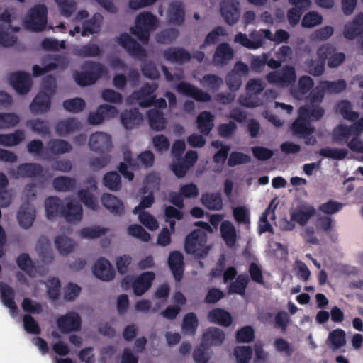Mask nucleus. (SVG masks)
<instances>
[{
  "mask_svg": "<svg viewBox=\"0 0 363 363\" xmlns=\"http://www.w3.org/2000/svg\"><path fill=\"white\" fill-rule=\"evenodd\" d=\"M47 218L54 219L62 217L69 223H77L82 219V205L76 201L70 200L65 205L57 196H49L45 200Z\"/></svg>",
  "mask_w": 363,
  "mask_h": 363,
  "instance_id": "f257e3e1",
  "label": "nucleus"
},
{
  "mask_svg": "<svg viewBox=\"0 0 363 363\" xmlns=\"http://www.w3.org/2000/svg\"><path fill=\"white\" fill-rule=\"evenodd\" d=\"M157 25V18L150 12H142L135 18V26L130 29V33L135 36L143 45L149 43L150 33Z\"/></svg>",
  "mask_w": 363,
  "mask_h": 363,
  "instance_id": "f03ea898",
  "label": "nucleus"
},
{
  "mask_svg": "<svg viewBox=\"0 0 363 363\" xmlns=\"http://www.w3.org/2000/svg\"><path fill=\"white\" fill-rule=\"evenodd\" d=\"M83 72L74 71L73 78L75 82L80 86H86L96 83L102 76L107 74L106 67L94 61H88L83 64Z\"/></svg>",
  "mask_w": 363,
  "mask_h": 363,
  "instance_id": "7ed1b4c3",
  "label": "nucleus"
},
{
  "mask_svg": "<svg viewBox=\"0 0 363 363\" xmlns=\"http://www.w3.org/2000/svg\"><path fill=\"white\" fill-rule=\"evenodd\" d=\"M206 242V233L201 229H194L185 238L184 250L187 254L194 255L198 258H203L210 250V247Z\"/></svg>",
  "mask_w": 363,
  "mask_h": 363,
  "instance_id": "20e7f679",
  "label": "nucleus"
},
{
  "mask_svg": "<svg viewBox=\"0 0 363 363\" xmlns=\"http://www.w3.org/2000/svg\"><path fill=\"white\" fill-rule=\"evenodd\" d=\"M48 9L44 4H38L31 8L26 17V27L33 31L43 30L47 24Z\"/></svg>",
  "mask_w": 363,
  "mask_h": 363,
  "instance_id": "39448f33",
  "label": "nucleus"
},
{
  "mask_svg": "<svg viewBox=\"0 0 363 363\" xmlns=\"http://www.w3.org/2000/svg\"><path fill=\"white\" fill-rule=\"evenodd\" d=\"M117 42L130 56L141 61L146 59L147 56L146 50L128 33H121L120 36L117 38Z\"/></svg>",
  "mask_w": 363,
  "mask_h": 363,
  "instance_id": "423d86ee",
  "label": "nucleus"
},
{
  "mask_svg": "<svg viewBox=\"0 0 363 363\" xmlns=\"http://www.w3.org/2000/svg\"><path fill=\"white\" fill-rule=\"evenodd\" d=\"M317 55L325 62L328 60V66L335 68L340 65L345 60V55L337 52L336 48L329 43L321 45L317 50Z\"/></svg>",
  "mask_w": 363,
  "mask_h": 363,
  "instance_id": "0eeeda50",
  "label": "nucleus"
},
{
  "mask_svg": "<svg viewBox=\"0 0 363 363\" xmlns=\"http://www.w3.org/2000/svg\"><path fill=\"white\" fill-rule=\"evenodd\" d=\"M9 82L20 95L27 94L31 89L33 82L30 75L23 71L12 72L9 77Z\"/></svg>",
  "mask_w": 363,
  "mask_h": 363,
  "instance_id": "6e6552de",
  "label": "nucleus"
},
{
  "mask_svg": "<svg viewBox=\"0 0 363 363\" xmlns=\"http://www.w3.org/2000/svg\"><path fill=\"white\" fill-rule=\"evenodd\" d=\"M60 331L63 334L77 331L80 329L82 320L79 315L75 312H68L60 315L56 320Z\"/></svg>",
  "mask_w": 363,
  "mask_h": 363,
  "instance_id": "1a4fd4ad",
  "label": "nucleus"
},
{
  "mask_svg": "<svg viewBox=\"0 0 363 363\" xmlns=\"http://www.w3.org/2000/svg\"><path fill=\"white\" fill-rule=\"evenodd\" d=\"M240 4L238 0H223L220 3V11L225 22L233 26L240 16Z\"/></svg>",
  "mask_w": 363,
  "mask_h": 363,
  "instance_id": "9d476101",
  "label": "nucleus"
},
{
  "mask_svg": "<svg viewBox=\"0 0 363 363\" xmlns=\"http://www.w3.org/2000/svg\"><path fill=\"white\" fill-rule=\"evenodd\" d=\"M177 91L184 96H191L197 101L208 102L211 99V95L190 83L182 82L177 84Z\"/></svg>",
  "mask_w": 363,
  "mask_h": 363,
  "instance_id": "9b49d317",
  "label": "nucleus"
},
{
  "mask_svg": "<svg viewBox=\"0 0 363 363\" xmlns=\"http://www.w3.org/2000/svg\"><path fill=\"white\" fill-rule=\"evenodd\" d=\"M89 148L98 152H108L112 147L111 138L107 133L96 132L90 136Z\"/></svg>",
  "mask_w": 363,
  "mask_h": 363,
  "instance_id": "f8f14e48",
  "label": "nucleus"
},
{
  "mask_svg": "<svg viewBox=\"0 0 363 363\" xmlns=\"http://www.w3.org/2000/svg\"><path fill=\"white\" fill-rule=\"evenodd\" d=\"M93 274L98 279L109 281L115 277V270L110 262L105 257L99 258L93 266Z\"/></svg>",
  "mask_w": 363,
  "mask_h": 363,
  "instance_id": "ddd939ff",
  "label": "nucleus"
},
{
  "mask_svg": "<svg viewBox=\"0 0 363 363\" xmlns=\"http://www.w3.org/2000/svg\"><path fill=\"white\" fill-rule=\"evenodd\" d=\"M33 205L30 202H23L17 213V220L21 227L30 228L35 219L36 213Z\"/></svg>",
  "mask_w": 363,
  "mask_h": 363,
  "instance_id": "4468645a",
  "label": "nucleus"
},
{
  "mask_svg": "<svg viewBox=\"0 0 363 363\" xmlns=\"http://www.w3.org/2000/svg\"><path fill=\"white\" fill-rule=\"evenodd\" d=\"M167 21L174 26H181L185 20V11L183 3L174 1L170 3L167 12Z\"/></svg>",
  "mask_w": 363,
  "mask_h": 363,
  "instance_id": "2eb2a0df",
  "label": "nucleus"
},
{
  "mask_svg": "<svg viewBox=\"0 0 363 363\" xmlns=\"http://www.w3.org/2000/svg\"><path fill=\"white\" fill-rule=\"evenodd\" d=\"M315 213V210L313 206L307 203H302L291 211L290 218L291 221L303 226Z\"/></svg>",
  "mask_w": 363,
  "mask_h": 363,
  "instance_id": "dca6fc26",
  "label": "nucleus"
},
{
  "mask_svg": "<svg viewBox=\"0 0 363 363\" xmlns=\"http://www.w3.org/2000/svg\"><path fill=\"white\" fill-rule=\"evenodd\" d=\"M305 111V108H299L298 117L292 123L291 130L295 135L313 134L315 131L310 121L304 116Z\"/></svg>",
  "mask_w": 363,
  "mask_h": 363,
  "instance_id": "f3484780",
  "label": "nucleus"
},
{
  "mask_svg": "<svg viewBox=\"0 0 363 363\" xmlns=\"http://www.w3.org/2000/svg\"><path fill=\"white\" fill-rule=\"evenodd\" d=\"M163 56L167 61L180 65L189 62L191 58V53L180 47L168 48L164 50Z\"/></svg>",
  "mask_w": 363,
  "mask_h": 363,
  "instance_id": "a211bd4d",
  "label": "nucleus"
},
{
  "mask_svg": "<svg viewBox=\"0 0 363 363\" xmlns=\"http://www.w3.org/2000/svg\"><path fill=\"white\" fill-rule=\"evenodd\" d=\"M168 264L177 281H180L184 275V257L183 255L178 251L170 252L168 258Z\"/></svg>",
  "mask_w": 363,
  "mask_h": 363,
  "instance_id": "6ab92c4d",
  "label": "nucleus"
},
{
  "mask_svg": "<svg viewBox=\"0 0 363 363\" xmlns=\"http://www.w3.org/2000/svg\"><path fill=\"white\" fill-rule=\"evenodd\" d=\"M155 274L152 272H146L140 274L132 283L133 292L136 296H142L152 285Z\"/></svg>",
  "mask_w": 363,
  "mask_h": 363,
  "instance_id": "aec40b11",
  "label": "nucleus"
},
{
  "mask_svg": "<svg viewBox=\"0 0 363 363\" xmlns=\"http://www.w3.org/2000/svg\"><path fill=\"white\" fill-rule=\"evenodd\" d=\"M363 33V13H358L353 20L345 25L343 35L346 39L353 40Z\"/></svg>",
  "mask_w": 363,
  "mask_h": 363,
  "instance_id": "412c9836",
  "label": "nucleus"
},
{
  "mask_svg": "<svg viewBox=\"0 0 363 363\" xmlns=\"http://www.w3.org/2000/svg\"><path fill=\"white\" fill-rule=\"evenodd\" d=\"M225 340V333L223 330L210 327L203 333L202 337L201 346H220Z\"/></svg>",
  "mask_w": 363,
  "mask_h": 363,
  "instance_id": "4be33fe9",
  "label": "nucleus"
},
{
  "mask_svg": "<svg viewBox=\"0 0 363 363\" xmlns=\"http://www.w3.org/2000/svg\"><path fill=\"white\" fill-rule=\"evenodd\" d=\"M51 96L44 91H39L30 104V110L33 114L47 113L51 105Z\"/></svg>",
  "mask_w": 363,
  "mask_h": 363,
  "instance_id": "5701e85b",
  "label": "nucleus"
},
{
  "mask_svg": "<svg viewBox=\"0 0 363 363\" xmlns=\"http://www.w3.org/2000/svg\"><path fill=\"white\" fill-rule=\"evenodd\" d=\"M313 85L314 82L311 77L302 76L299 78L297 86L291 89V94L294 99L302 100L305 99Z\"/></svg>",
  "mask_w": 363,
  "mask_h": 363,
  "instance_id": "b1692460",
  "label": "nucleus"
},
{
  "mask_svg": "<svg viewBox=\"0 0 363 363\" xmlns=\"http://www.w3.org/2000/svg\"><path fill=\"white\" fill-rule=\"evenodd\" d=\"M103 21L104 17L99 13H95L91 18L85 20L82 26V36L86 37L99 33Z\"/></svg>",
  "mask_w": 363,
  "mask_h": 363,
  "instance_id": "393cba45",
  "label": "nucleus"
},
{
  "mask_svg": "<svg viewBox=\"0 0 363 363\" xmlns=\"http://www.w3.org/2000/svg\"><path fill=\"white\" fill-rule=\"evenodd\" d=\"M207 319L211 323H215L223 327L230 326L233 321L230 313L220 308H213L208 311Z\"/></svg>",
  "mask_w": 363,
  "mask_h": 363,
  "instance_id": "a878e982",
  "label": "nucleus"
},
{
  "mask_svg": "<svg viewBox=\"0 0 363 363\" xmlns=\"http://www.w3.org/2000/svg\"><path fill=\"white\" fill-rule=\"evenodd\" d=\"M101 202L104 207L114 215L121 216L125 212L123 202L111 194H104L101 196Z\"/></svg>",
  "mask_w": 363,
  "mask_h": 363,
  "instance_id": "bb28decb",
  "label": "nucleus"
},
{
  "mask_svg": "<svg viewBox=\"0 0 363 363\" xmlns=\"http://www.w3.org/2000/svg\"><path fill=\"white\" fill-rule=\"evenodd\" d=\"M121 120L125 129L131 130L141 123L143 117L140 111L134 108L123 111L121 114Z\"/></svg>",
  "mask_w": 363,
  "mask_h": 363,
  "instance_id": "cd10ccee",
  "label": "nucleus"
},
{
  "mask_svg": "<svg viewBox=\"0 0 363 363\" xmlns=\"http://www.w3.org/2000/svg\"><path fill=\"white\" fill-rule=\"evenodd\" d=\"M233 56V50L229 44L222 43L217 46L213 56V60L216 65H224L232 60Z\"/></svg>",
  "mask_w": 363,
  "mask_h": 363,
  "instance_id": "c85d7f7f",
  "label": "nucleus"
},
{
  "mask_svg": "<svg viewBox=\"0 0 363 363\" xmlns=\"http://www.w3.org/2000/svg\"><path fill=\"white\" fill-rule=\"evenodd\" d=\"M213 121V115L210 111H203L197 116L196 121L197 128L201 133L208 135L214 126Z\"/></svg>",
  "mask_w": 363,
  "mask_h": 363,
  "instance_id": "c756f323",
  "label": "nucleus"
},
{
  "mask_svg": "<svg viewBox=\"0 0 363 363\" xmlns=\"http://www.w3.org/2000/svg\"><path fill=\"white\" fill-rule=\"evenodd\" d=\"M150 127L155 131H162L166 128L167 121L162 111L150 109L147 113Z\"/></svg>",
  "mask_w": 363,
  "mask_h": 363,
  "instance_id": "7c9ffc66",
  "label": "nucleus"
},
{
  "mask_svg": "<svg viewBox=\"0 0 363 363\" xmlns=\"http://www.w3.org/2000/svg\"><path fill=\"white\" fill-rule=\"evenodd\" d=\"M81 128L80 122L74 118H68L58 121L55 125V130L58 135L65 136Z\"/></svg>",
  "mask_w": 363,
  "mask_h": 363,
  "instance_id": "2f4dec72",
  "label": "nucleus"
},
{
  "mask_svg": "<svg viewBox=\"0 0 363 363\" xmlns=\"http://www.w3.org/2000/svg\"><path fill=\"white\" fill-rule=\"evenodd\" d=\"M102 49L95 43L77 46L72 50V54L79 57H96L102 54Z\"/></svg>",
  "mask_w": 363,
  "mask_h": 363,
  "instance_id": "473e14b6",
  "label": "nucleus"
},
{
  "mask_svg": "<svg viewBox=\"0 0 363 363\" xmlns=\"http://www.w3.org/2000/svg\"><path fill=\"white\" fill-rule=\"evenodd\" d=\"M43 172V167L37 163H23L19 164L16 169L17 175L23 178L36 177L40 176Z\"/></svg>",
  "mask_w": 363,
  "mask_h": 363,
  "instance_id": "72a5a7b5",
  "label": "nucleus"
},
{
  "mask_svg": "<svg viewBox=\"0 0 363 363\" xmlns=\"http://www.w3.org/2000/svg\"><path fill=\"white\" fill-rule=\"evenodd\" d=\"M202 204L208 209L220 211L223 208V200L220 193H204L201 198Z\"/></svg>",
  "mask_w": 363,
  "mask_h": 363,
  "instance_id": "f704fd0d",
  "label": "nucleus"
},
{
  "mask_svg": "<svg viewBox=\"0 0 363 363\" xmlns=\"http://www.w3.org/2000/svg\"><path fill=\"white\" fill-rule=\"evenodd\" d=\"M0 292L1 301L4 305L9 308L11 311L16 312L17 310V306L14 301V290L8 284L0 283Z\"/></svg>",
  "mask_w": 363,
  "mask_h": 363,
  "instance_id": "c9c22d12",
  "label": "nucleus"
},
{
  "mask_svg": "<svg viewBox=\"0 0 363 363\" xmlns=\"http://www.w3.org/2000/svg\"><path fill=\"white\" fill-rule=\"evenodd\" d=\"M221 237L226 245L232 247L236 242V231L232 223L228 220L223 221L220 225Z\"/></svg>",
  "mask_w": 363,
  "mask_h": 363,
  "instance_id": "e433bc0d",
  "label": "nucleus"
},
{
  "mask_svg": "<svg viewBox=\"0 0 363 363\" xmlns=\"http://www.w3.org/2000/svg\"><path fill=\"white\" fill-rule=\"evenodd\" d=\"M25 138L23 130H16L12 133L0 134V145L12 147L21 143Z\"/></svg>",
  "mask_w": 363,
  "mask_h": 363,
  "instance_id": "4c0bfd02",
  "label": "nucleus"
},
{
  "mask_svg": "<svg viewBox=\"0 0 363 363\" xmlns=\"http://www.w3.org/2000/svg\"><path fill=\"white\" fill-rule=\"evenodd\" d=\"M249 281L247 274H241L238 275L235 280L232 281L228 286L229 294L244 295Z\"/></svg>",
  "mask_w": 363,
  "mask_h": 363,
  "instance_id": "58836bf2",
  "label": "nucleus"
},
{
  "mask_svg": "<svg viewBox=\"0 0 363 363\" xmlns=\"http://www.w3.org/2000/svg\"><path fill=\"white\" fill-rule=\"evenodd\" d=\"M49 150L53 155H62L69 152L72 147V145L63 139H51L48 143Z\"/></svg>",
  "mask_w": 363,
  "mask_h": 363,
  "instance_id": "ea45409f",
  "label": "nucleus"
},
{
  "mask_svg": "<svg viewBox=\"0 0 363 363\" xmlns=\"http://www.w3.org/2000/svg\"><path fill=\"white\" fill-rule=\"evenodd\" d=\"M345 332L340 328L335 329L329 333L328 341L330 348L333 350H337L346 344Z\"/></svg>",
  "mask_w": 363,
  "mask_h": 363,
  "instance_id": "a19ab883",
  "label": "nucleus"
},
{
  "mask_svg": "<svg viewBox=\"0 0 363 363\" xmlns=\"http://www.w3.org/2000/svg\"><path fill=\"white\" fill-rule=\"evenodd\" d=\"M325 62L318 56L317 59H308L305 62L306 70L314 77L322 75L325 71Z\"/></svg>",
  "mask_w": 363,
  "mask_h": 363,
  "instance_id": "79ce46f5",
  "label": "nucleus"
},
{
  "mask_svg": "<svg viewBox=\"0 0 363 363\" xmlns=\"http://www.w3.org/2000/svg\"><path fill=\"white\" fill-rule=\"evenodd\" d=\"M158 88V85L156 83H146L145 84L140 90L134 91L132 94L133 99L142 102L143 100L152 98L155 96V91Z\"/></svg>",
  "mask_w": 363,
  "mask_h": 363,
  "instance_id": "37998d69",
  "label": "nucleus"
},
{
  "mask_svg": "<svg viewBox=\"0 0 363 363\" xmlns=\"http://www.w3.org/2000/svg\"><path fill=\"white\" fill-rule=\"evenodd\" d=\"M18 31V27H12L11 30H7V28L0 25V45L3 47L13 45L17 41V38L12 35L11 32L16 33Z\"/></svg>",
  "mask_w": 363,
  "mask_h": 363,
  "instance_id": "c03bdc74",
  "label": "nucleus"
},
{
  "mask_svg": "<svg viewBox=\"0 0 363 363\" xmlns=\"http://www.w3.org/2000/svg\"><path fill=\"white\" fill-rule=\"evenodd\" d=\"M103 184L111 191H118L121 188V175L114 171L108 172L103 177Z\"/></svg>",
  "mask_w": 363,
  "mask_h": 363,
  "instance_id": "a18cd8bd",
  "label": "nucleus"
},
{
  "mask_svg": "<svg viewBox=\"0 0 363 363\" xmlns=\"http://www.w3.org/2000/svg\"><path fill=\"white\" fill-rule=\"evenodd\" d=\"M318 154L325 158L342 160L347 157L348 151L345 148L325 147L321 148Z\"/></svg>",
  "mask_w": 363,
  "mask_h": 363,
  "instance_id": "49530a36",
  "label": "nucleus"
},
{
  "mask_svg": "<svg viewBox=\"0 0 363 363\" xmlns=\"http://www.w3.org/2000/svg\"><path fill=\"white\" fill-rule=\"evenodd\" d=\"M299 108H305L304 116L309 121H318L325 113L323 108L316 104H307Z\"/></svg>",
  "mask_w": 363,
  "mask_h": 363,
  "instance_id": "de8ad7c7",
  "label": "nucleus"
},
{
  "mask_svg": "<svg viewBox=\"0 0 363 363\" xmlns=\"http://www.w3.org/2000/svg\"><path fill=\"white\" fill-rule=\"evenodd\" d=\"M27 127L30 128L33 132L37 133L43 136L50 134L49 123L41 119H31L26 121Z\"/></svg>",
  "mask_w": 363,
  "mask_h": 363,
  "instance_id": "09e8293b",
  "label": "nucleus"
},
{
  "mask_svg": "<svg viewBox=\"0 0 363 363\" xmlns=\"http://www.w3.org/2000/svg\"><path fill=\"white\" fill-rule=\"evenodd\" d=\"M352 135L350 126L339 125L333 130V139L335 143L342 144L343 142H347Z\"/></svg>",
  "mask_w": 363,
  "mask_h": 363,
  "instance_id": "8fccbe9b",
  "label": "nucleus"
},
{
  "mask_svg": "<svg viewBox=\"0 0 363 363\" xmlns=\"http://www.w3.org/2000/svg\"><path fill=\"white\" fill-rule=\"evenodd\" d=\"M198 325V318L194 313H188L184 316L182 322V330L185 333L194 335Z\"/></svg>",
  "mask_w": 363,
  "mask_h": 363,
  "instance_id": "3c124183",
  "label": "nucleus"
},
{
  "mask_svg": "<svg viewBox=\"0 0 363 363\" xmlns=\"http://www.w3.org/2000/svg\"><path fill=\"white\" fill-rule=\"evenodd\" d=\"M76 182L74 179L65 176L55 178L52 182L54 188L60 191H67L75 187Z\"/></svg>",
  "mask_w": 363,
  "mask_h": 363,
  "instance_id": "603ef678",
  "label": "nucleus"
},
{
  "mask_svg": "<svg viewBox=\"0 0 363 363\" xmlns=\"http://www.w3.org/2000/svg\"><path fill=\"white\" fill-rule=\"evenodd\" d=\"M19 121V116L14 113H0V130L13 128Z\"/></svg>",
  "mask_w": 363,
  "mask_h": 363,
  "instance_id": "864d4df0",
  "label": "nucleus"
},
{
  "mask_svg": "<svg viewBox=\"0 0 363 363\" xmlns=\"http://www.w3.org/2000/svg\"><path fill=\"white\" fill-rule=\"evenodd\" d=\"M337 109L343 118L348 121L354 122L359 118V113L351 110V104L347 100L339 102Z\"/></svg>",
  "mask_w": 363,
  "mask_h": 363,
  "instance_id": "5fc2aeb1",
  "label": "nucleus"
},
{
  "mask_svg": "<svg viewBox=\"0 0 363 363\" xmlns=\"http://www.w3.org/2000/svg\"><path fill=\"white\" fill-rule=\"evenodd\" d=\"M64 108L70 113H78L85 108V101L81 98L67 99L63 101Z\"/></svg>",
  "mask_w": 363,
  "mask_h": 363,
  "instance_id": "6e6d98bb",
  "label": "nucleus"
},
{
  "mask_svg": "<svg viewBox=\"0 0 363 363\" xmlns=\"http://www.w3.org/2000/svg\"><path fill=\"white\" fill-rule=\"evenodd\" d=\"M279 74L281 86H286L291 84L295 82L296 78L295 69L289 65L283 67L279 71Z\"/></svg>",
  "mask_w": 363,
  "mask_h": 363,
  "instance_id": "4d7b16f0",
  "label": "nucleus"
},
{
  "mask_svg": "<svg viewBox=\"0 0 363 363\" xmlns=\"http://www.w3.org/2000/svg\"><path fill=\"white\" fill-rule=\"evenodd\" d=\"M56 248L62 255H67L73 250L72 240L64 235H58L55 240Z\"/></svg>",
  "mask_w": 363,
  "mask_h": 363,
  "instance_id": "13d9d810",
  "label": "nucleus"
},
{
  "mask_svg": "<svg viewBox=\"0 0 363 363\" xmlns=\"http://www.w3.org/2000/svg\"><path fill=\"white\" fill-rule=\"evenodd\" d=\"M227 35L226 30L223 26H216L211 30L205 38L203 45L201 48L216 44L219 40L220 36H225Z\"/></svg>",
  "mask_w": 363,
  "mask_h": 363,
  "instance_id": "bf43d9fd",
  "label": "nucleus"
},
{
  "mask_svg": "<svg viewBox=\"0 0 363 363\" xmlns=\"http://www.w3.org/2000/svg\"><path fill=\"white\" fill-rule=\"evenodd\" d=\"M201 82L203 86L213 91H217L223 84V81L221 77L216 74H207L203 77Z\"/></svg>",
  "mask_w": 363,
  "mask_h": 363,
  "instance_id": "052dcab7",
  "label": "nucleus"
},
{
  "mask_svg": "<svg viewBox=\"0 0 363 363\" xmlns=\"http://www.w3.org/2000/svg\"><path fill=\"white\" fill-rule=\"evenodd\" d=\"M323 17L318 12L312 11L306 13L302 19L301 26L311 28L322 23Z\"/></svg>",
  "mask_w": 363,
  "mask_h": 363,
  "instance_id": "680f3d73",
  "label": "nucleus"
},
{
  "mask_svg": "<svg viewBox=\"0 0 363 363\" xmlns=\"http://www.w3.org/2000/svg\"><path fill=\"white\" fill-rule=\"evenodd\" d=\"M16 264L18 267L28 275H32L34 264L28 254L21 253L16 258Z\"/></svg>",
  "mask_w": 363,
  "mask_h": 363,
  "instance_id": "e2e57ef3",
  "label": "nucleus"
},
{
  "mask_svg": "<svg viewBox=\"0 0 363 363\" xmlns=\"http://www.w3.org/2000/svg\"><path fill=\"white\" fill-rule=\"evenodd\" d=\"M179 35V31L177 29L171 28L164 29L156 35V40L157 43L161 44H165L172 43L175 40Z\"/></svg>",
  "mask_w": 363,
  "mask_h": 363,
  "instance_id": "0e129e2a",
  "label": "nucleus"
},
{
  "mask_svg": "<svg viewBox=\"0 0 363 363\" xmlns=\"http://www.w3.org/2000/svg\"><path fill=\"white\" fill-rule=\"evenodd\" d=\"M321 83L325 91L330 94H339L343 91L347 86L346 82L343 79L333 82L325 80L321 82Z\"/></svg>",
  "mask_w": 363,
  "mask_h": 363,
  "instance_id": "69168bd1",
  "label": "nucleus"
},
{
  "mask_svg": "<svg viewBox=\"0 0 363 363\" xmlns=\"http://www.w3.org/2000/svg\"><path fill=\"white\" fill-rule=\"evenodd\" d=\"M107 232L106 228L99 226L86 227L81 229L79 234L82 238L94 239L105 235Z\"/></svg>",
  "mask_w": 363,
  "mask_h": 363,
  "instance_id": "338daca9",
  "label": "nucleus"
},
{
  "mask_svg": "<svg viewBox=\"0 0 363 363\" xmlns=\"http://www.w3.org/2000/svg\"><path fill=\"white\" fill-rule=\"evenodd\" d=\"M252 354V350L249 346H237L234 349V355L238 363H248Z\"/></svg>",
  "mask_w": 363,
  "mask_h": 363,
  "instance_id": "774afa93",
  "label": "nucleus"
}]
</instances>
